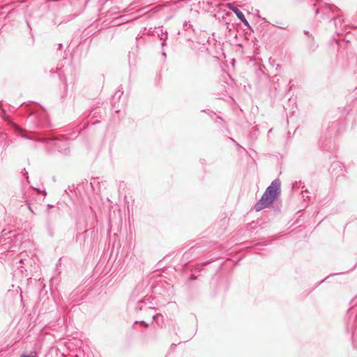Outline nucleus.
I'll return each mask as SVG.
<instances>
[{
	"label": "nucleus",
	"mask_w": 357,
	"mask_h": 357,
	"mask_svg": "<svg viewBox=\"0 0 357 357\" xmlns=\"http://www.w3.org/2000/svg\"><path fill=\"white\" fill-rule=\"evenodd\" d=\"M226 6L227 8L233 11L238 20H241V22H243L245 26H248V22L245 19L244 14L237 8L236 7L233 3H228L226 4Z\"/></svg>",
	"instance_id": "nucleus-2"
},
{
	"label": "nucleus",
	"mask_w": 357,
	"mask_h": 357,
	"mask_svg": "<svg viewBox=\"0 0 357 357\" xmlns=\"http://www.w3.org/2000/svg\"><path fill=\"white\" fill-rule=\"evenodd\" d=\"M20 357H31V356H29V355H27V354H22V355L20 356Z\"/></svg>",
	"instance_id": "nucleus-5"
},
{
	"label": "nucleus",
	"mask_w": 357,
	"mask_h": 357,
	"mask_svg": "<svg viewBox=\"0 0 357 357\" xmlns=\"http://www.w3.org/2000/svg\"><path fill=\"white\" fill-rule=\"evenodd\" d=\"M159 317L163 318V316H162L161 314L158 313V314H156L155 315H154V316L153 317V320H154L155 321H156V322H157V321H158V318H159Z\"/></svg>",
	"instance_id": "nucleus-3"
},
{
	"label": "nucleus",
	"mask_w": 357,
	"mask_h": 357,
	"mask_svg": "<svg viewBox=\"0 0 357 357\" xmlns=\"http://www.w3.org/2000/svg\"><path fill=\"white\" fill-rule=\"evenodd\" d=\"M281 195V181L279 178L273 180L265 190L261 198L254 205L253 209L259 212L271 207L279 199Z\"/></svg>",
	"instance_id": "nucleus-1"
},
{
	"label": "nucleus",
	"mask_w": 357,
	"mask_h": 357,
	"mask_svg": "<svg viewBox=\"0 0 357 357\" xmlns=\"http://www.w3.org/2000/svg\"><path fill=\"white\" fill-rule=\"evenodd\" d=\"M139 324H140L142 326H143L144 327H145V328H148V326H149V325H148L146 322H144V321H140V322H139Z\"/></svg>",
	"instance_id": "nucleus-4"
}]
</instances>
